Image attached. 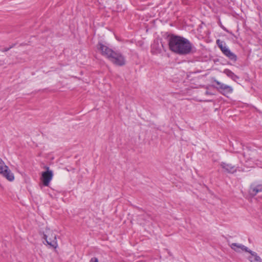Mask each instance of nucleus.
Listing matches in <instances>:
<instances>
[{
    "label": "nucleus",
    "instance_id": "3",
    "mask_svg": "<svg viewBox=\"0 0 262 262\" xmlns=\"http://www.w3.org/2000/svg\"><path fill=\"white\" fill-rule=\"evenodd\" d=\"M43 237L49 245L54 248H57L58 244L56 235L52 230L47 229L43 234Z\"/></svg>",
    "mask_w": 262,
    "mask_h": 262
},
{
    "label": "nucleus",
    "instance_id": "2",
    "mask_svg": "<svg viewBox=\"0 0 262 262\" xmlns=\"http://www.w3.org/2000/svg\"><path fill=\"white\" fill-rule=\"evenodd\" d=\"M216 44L223 53L229 59L236 61L237 60L236 55L232 52L226 46L224 41H221L220 39L216 40Z\"/></svg>",
    "mask_w": 262,
    "mask_h": 262
},
{
    "label": "nucleus",
    "instance_id": "17",
    "mask_svg": "<svg viewBox=\"0 0 262 262\" xmlns=\"http://www.w3.org/2000/svg\"><path fill=\"white\" fill-rule=\"evenodd\" d=\"M205 93L207 95L210 94V93L208 91H206Z\"/></svg>",
    "mask_w": 262,
    "mask_h": 262
},
{
    "label": "nucleus",
    "instance_id": "7",
    "mask_svg": "<svg viewBox=\"0 0 262 262\" xmlns=\"http://www.w3.org/2000/svg\"><path fill=\"white\" fill-rule=\"evenodd\" d=\"M45 168L47 169V171L42 173L41 180L43 185L47 186L53 178V171L49 169V167L45 166Z\"/></svg>",
    "mask_w": 262,
    "mask_h": 262
},
{
    "label": "nucleus",
    "instance_id": "15",
    "mask_svg": "<svg viewBox=\"0 0 262 262\" xmlns=\"http://www.w3.org/2000/svg\"><path fill=\"white\" fill-rule=\"evenodd\" d=\"M219 25L226 32H228V30H227V29L222 24V23H221V21L219 22Z\"/></svg>",
    "mask_w": 262,
    "mask_h": 262
},
{
    "label": "nucleus",
    "instance_id": "1",
    "mask_svg": "<svg viewBox=\"0 0 262 262\" xmlns=\"http://www.w3.org/2000/svg\"><path fill=\"white\" fill-rule=\"evenodd\" d=\"M168 45L171 51L181 55L193 54L196 52V48L188 39L180 36H170Z\"/></svg>",
    "mask_w": 262,
    "mask_h": 262
},
{
    "label": "nucleus",
    "instance_id": "11",
    "mask_svg": "<svg viewBox=\"0 0 262 262\" xmlns=\"http://www.w3.org/2000/svg\"><path fill=\"white\" fill-rule=\"evenodd\" d=\"M230 247L234 251L238 252H240V250L248 252L249 251L248 248L243 245L237 244V243H232Z\"/></svg>",
    "mask_w": 262,
    "mask_h": 262
},
{
    "label": "nucleus",
    "instance_id": "6",
    "mask_svg": "<svg viewBox=\"0 0 262 262\" xmlns=\"http://www.w3.org/2000/svg\"><path fill=\"white\" fill-rule=\"evenodd\" d=\"M97 49L101 52L102 55L105 56L108 59L115 52L107 46L103 45L102 42H99L98 43Z\"/></svg>",
    "mask_w": 262,
    "mask_h": 262
},
{
    "label": "nucleus",
    "instance_id": "4",
    "mask_svg": "<svg viewBox=\"0 0 262 262\" xmlns=\"http://www.w3.org/2000/svg\"><path fill=\"white\" fill-rule=\"evenodd\" d=\"M0 173L9 181H12L14 179L13 173L1 158H0Z\"/></svg>",
    "mask_w": 262,
    "mask_h": 262
},
{
    "label": "nucleus",
    "instance_id": "14",
    "mask_svg": "<svg viewBox=\"0 0 262 262\" xmlns=\"http://www.w3.org/2000/svg\"><path fill=\"white\" fill-rule=\"evenodd\" d=\"M14 46V45H12L10 46L9 48H6L3 49H2L1 51L3 52H7L10 49L12 48Z\"/></svg>",
    "mask_w": 262,
    "mask_h": 262
},
{
    "label": "nucleus",
    "instance_id": "5",
    "mask_svg": "<svg viewBox=\"0 0 262 262\" xmlns=\"http://www.w3.org/2000/svg\"><path fill=\"white\" fill-rule=\"evenodd\" d=\"M109 60L114 64L119 66H122L125 63V57L121 53L115 51Z\"/></svg>",
    "mask_w": 262,
    "mask_h": 262
},
{
    "label": "nucleus",
    "instance_id": "10",
    "mask_svg": "<svg viewBox=\"0 0 262 262\" xmlns=\"http://www.w3.org/2000/svg\"><path fill=\"white\" fill-rule=\"evenodd\" d=\"M221 167L227 172L233 173L236 171V168L231 164L222 162L220 164Z\"/></svg>",
    "mask_w": 262,
    "mask_h": 262
},
{
    "label": "nucleus",
    "instance_id": "12",
    "mask_svg": "<svg viewBox=\"0 0 262 262\" xmlns=\"http://www.w3.org/2000/svg\"><path fill=\"white\" fill-rule=\"evenodd\" d=\"M249 253L251 256H250L248 259L250 262H262L261 258L257 255V254L250 250L248 252Z\"/></svg>",
    "mask_w": 262,
    "mask_h": 262
},
{
    "label": "nucleus",
    "instance_id": "13",
    "mask_svg": "<svg viewBox=\"0 0 262 262\" xmlns=\"http://www.w3.org/2000/svg\"><path fill=\"white\" fill-rule=\"evenodd\" d=\"M224 73H225L228 77H230L234 81H236L237 79H239L238 76L236 75L234 73H233L231 70L229 69L224 70Z\"/></svg>",
    "mask_w": 262,
    "mask_h": 262
},
{
    "label": "nucleus",
    "instance_id": "16",
    "mask_svg": "<svg viewBox=\"0 0 262 262\" xmlns=\"http://www.w3.org/2000/svg\"><path fill=\"white\" fill-rule=\"evenodd\" d=\"M90 262H98V258L96 257H92L90 260Z\"/></svg>",
    "mask_w": 262,
    "mask_h": 262
},
{
    "label": "nucleus",
    "instance_id": "8",
    "mask_svg": "<svg viewBox=\"0 0 262 262\" xmlns=\"http://www.w3.org/2000/svg\"><path fill=\"white\" fill-rule=\"evenodd\" d=\"M214 82L217 85L216 88L220 93L224 95H225V94H230L233 92L232 88L229 85L221 83L216 80H215Z\"/></svg>",
    "mask_w": 262,
    "mask_h": 262
},
{
    "label": "nucleus",
    "instance_id": "9",
    "mask_svg": "<svg viewBox=\"0 0 262 262\" xmlns=\"http://www.w3.org/2000/svg\"><path fill=\"white\" fill-rule=\"evenodd\" d=\"M260 192H262V182L260 183H253L250 185L249 193L251 196H253Z\"/></svg>",
    "mask_w": 262,
    "mask_h": 262
}]
</instances>
